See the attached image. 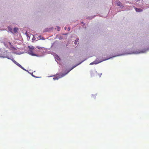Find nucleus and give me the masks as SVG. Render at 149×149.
Here are the masks:
<instances>
[{"label":"nucleus","instance_id":"nucleus-15","mask_svg":"<svg viewBox=\"0 0 149 149\" xmlns=\"http://www.w3.org/2000/svg\"><path fill=\"white\" fill-rule=\"evenodd\" d=\"M68 31H70V28L69 27V28H68Z\"/></svg>","mask_w":149,"mask_h":149},{"label":"nucleus","instance_id":"nucleus-16","mask_svg":"<svg viewBox=\"0 0 149 149\" xmlns=\"http://www.w3.org/2000/svg\"><path fill=\"white\" fill-rule=\"evenodd\" d=\"M64 29H65V30H66V29H67V28H66V27H65V28H64Z\"/></svg>","mask_w":149,"mask_h":149},{"label":"nucleus","instance_id":"nucleus-8","mask_svg":"<svg viewBox=\"0 0 149 149\" xmlns=\"http://www.w3.org/2000/svg\"><path fill=\"white\" fill-rule=\"evenodd\" d=\"M28 48L29 49V50H33L34 49V48L32 46H29Z\"/></svg>","mask_w":149,"mask_h":149},{"label":"nucleus","instance_id":"nucleus-5","mask_svg":"<svg viewBox=\"0 0 149 149\" xmlns=\"http://www.w3.org/2000/svg\"><path fill=\"white\" fill-rule=\"evenodd\" d=\"M18 30V29L17 28H15L13 30V33H16L17 31Z\"/></svg>","mask_w":149,"mask_h":149},{"label":"nucleus","instance_id":"nucleus-10","mask_svg":"<svg viewBox=\"0 0 149 149\" xmlns=\"http://www.w3.org/2000/svg\"><path fill=\"white\" fill-rule=\"evenodd\" d=\"M36 47L39 49H42L43 48V47L39 46H37Z\"/></svg>","mask_w":149,"mask_h":149},{"label":"nucleus","instance_id":"nucleus-3","mask_svg":"<svg viewBox=\"0 0 149 149\" xmlns=\"http://www.w3.org/2000/svg\"><path fill=\"white\" fill-rule=\"evenodd\" d=\"M11 60L16 65H17L18 66L20 67L21 66V65L19 64L16 61H15L13 58Z\"/></svg>","mask_w":149,"mask_h":149},{"label":"nucleus","instance_id":"nucleus-2","mask_svg":"<svg viewBox=\"0 0 149 149\" xmlns=\"http://www.w3.org/2000/svg\"><path fill=\"white\" fill-rule=\"evenodd\" d=\"M33 50H29L28 51L29 54L32 56H37L36 54L33 53Z\"/></svg>","mask_w":149,"mask_h":149},{"label":"nucleus","instance_id":"nucleus-13","mask_svg":"<svg viewBox=\"0 0 149 149\" xmlns=\"http://www.w3.org/2000/svg\"><path fill=\"white\" fill-rule=\"evenodd\" d=\"M19 67L21 68L23 70H25V71H26V70L22 66H20Z\"/></svg>","mask_w":149,"mask_h":149},{"label":"nucleus","instance_id":"nucleus-7","mask_svg":"<svg viewBox=\"0 0 149 149\" xmlns=\"http://www.w3.org/2000/svg\"><path fill=\"white\" fill-rule=\"evenodd\" d=\"M116 4L118 6H123L122 3L119 1H117L116 2Z\"/></svg>","mask_w":149,"mask_h":149},{"label":"nucleus","instance_id":"nucleus-1","mask_svg":"<svg viewBox=\"0 0 149 149\" xmlns=\"http://www.w3.org/2000/svg\"><path fill=\"white\" fill-rule=\"evenodd\" d=\"M109 59V58H107V59H104V60H102L101 61H98V60L96 59L95 61H93V62L90 63V65L97 64L100 63H101V62H102L103 61Z\"/></svg>","mask_w":149,"mask_h":149},{"label":"nucleus","instance_id":"nucleus-4","mask_svg":"<svg viewBox=\"0 0 149 149\" xmlns=\"http://www.w3.org/2000/svg\"><path fill=\"white\" fill-rule=\"evenodd\" d=\"M135 10L137 12H141L143 11L142 9L141 8H135Z\"/></svg>","mask_w":149,"mask_h":149},{"label":"nucleus","instance_id":"nucleus-6","mask_svg":"<svg viewBox=\"0 0 149 149\" xmlns=\"http://www.w3.org/2000/svg\"><path fill=\"white\" fill-rule=\"evenodd\" d=\"M76 66H73L69 71L68 72L66 73L65 74H62L61 77H63L66 74H67L69 71H70V70H72V69H73Z\"/></svg>","mask_w":149,"mask_h":149},{"label":"nucleus","instance_id":"nucleus-11","mask_svg":"<svg viewBox=\"0 0 149 149\" xmlns=\"http://www.w3.org/2000/svg\"><path fill=\"white\" fill-rule=\"evenodd\" d=\"M78 40H79V39H77V40H76L75 41V42H74V43H75V44H77V42H78Z\"/></svg>","mask_w":149,"mask_h":149},{"label":"nucleus","instance_id":"nucleus-12","mask_svg":"<svg viewBox=\"0 0 149 149\" xmlns=\"http://www.w3.org/2000/svg\"><path fill=\"white\" fill-rule=\"evenodd\" d=\"M40 39H42V40H45V39L42 37L41 36H40Z\"/></svg>","mask_w":149,"mask_h":149},{"label":"nucleus","instance_id":"nucleus-14","mask_svg":"<svg viewBox=\"0 0 149 149\" xmlns=\"http://www.w3.org/2000/svg\"><path fill=\"white\" fill-rule=\"evenodd\" d=\"M58 78H57V77H55V78H53V79H54V80H56V79H58Z\"/></svg>","mask_w":149,"mask_h":149},{"label":"nucleus","instance_id":"nucleus-9","mask_svg":"<svg viewBox=\"0 0 149 149\" xmlns=\"http://www.w3.org/2000/svg\"><path fill=\"white\" fill-rule=\"evenodd\" d=\"M8 30L10 31L11 32L13 33V32L12 29L10 27H8Z\"/></svg>","mask_w":149,"mask_h":149}]
</instances>
